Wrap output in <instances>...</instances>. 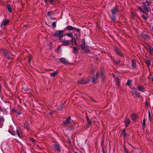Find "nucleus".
I'll return each instance as SVG.
<instances>
[{
  "label": "nucleus",
  "mask_w": 153,
  "mask_h": 153,
  "mask_svg": "<svg viewBox=\"0 0 153 153\" xmlns=\"http://www.w3.org/2000/svg\"><path fill=\"white\" fill-rule=\"evenodd\" d=\"M5 112H7V110H5Z\"/></svg>",
  "instance_id": "nucleus-51"
},
{
  "label": "nucleus",
  "mask_w": 153,
  "mask_h": 153,
  "mask_svg": "<svg viewBox=\"0 0 153 153\" xmlns=\"http://www.w3.org/2000/svg\"><path fill=\"white\" fill-rule=\"evenodd\" d=\"M115 20V19L114 18V19H113V21H114V20Z\"/></svg>",
  "instance_id": "nucleus-52"
},
{
  "label": "nucleus",
  "mask_w": 153,
  "mask_h": 153,
  "mask_svg": "<svg viewBox=\"0 0 153 153\" xmlns=\"http://www.w3.org/2000/svg\"><path fill=\"white\" fill-rule=\"evenodd\" d=\"M73 128L72 127H70L69 128H67L66 130H69L70 131L73 130Z\"/></svg>",
  "instance_id": "nucleus-29"
},
{
  "label": "nucleus",
  "mask_w": 153,
  "mask_h": 153,
  "mask_svg": "<svg viewBox=\"0 0 153 153\" xmlns=\"http://www.w3.org/2000/svg\"><path fill=\"white\" fill-rule=\"evenodd\" d=\"M75 153H76V152H75Z\"/></svg>",
  "instance_id": "nucleus-56"
},
{
  "label": "nucleus",
  "mask_w": 153,
  "mask_h": 153,
  "mask_svg": "<svg viewBox=\"0 0 153 153\" xmlns=\"http://www.w3.org/2000/svg\"><path fill=\"white\" fill-rule=\"evenodd\" d=\"M91 100H92V101H94V100H93V99L91 97V98H90Z\"/></svg>",
  "instance_id": "nucleus-46"
},
{
  "label": "nucleus",
  "mask_w": 153,
  "mask_h": 153,
  "mask_svg": "<svg viewBox=\"0 0 153 153\" xmlns=\"http://www.w3.org/2000/svg\"><path fill=\"white\" fill-rule=\"evenodd\" d=\"M131 65L133 68H135L136 67V60L133 59L132 60Z\"/></svg>",
  "instance_id": "nucleus-17"
},
{
  "label": "nucleus",
  "mask_w": 153,
  "mask_h": 153,
  "mask_svg": "<svg viewBox=\"0 0 153 153\" xmlns=\"http://www.w3.org/2000/svg\"><path fill=\"white\" fill-rule=\"evenodd\" d=\"M50 1V3L51 4H53V2L54 1V0H49Z\"/></svg>",
  "instance_id": "nucleus-40"
},
{
  "label": "nucleus",
  "mask_w": 153,
  "mask_h": 153,
  "mask_svg": "<svg viewBox=\"0 0 153 153\" xmlns=\"http://www.w3.org/2000/svg\"><path fill=\"white\" fill-rule=\"evenodd\" d=\"M59 60L60 62L62 63H65L68 62V61L67 59L65 58H61L59 59Z\"/></svg>",
  "instance_id": "nucleus-10"
},
{
  "label": "nucleus",
  "mask_w": 153,
  "mask_h": 153,
  "mask_svg": "<svg viewBox=\"0 0 153 153\" xmlns=\"http://www.w3.org/2000/svg\"><path fill=\"white\" fill-rule=\"evenodd\" d=\"M31 59V58L30 57L29 59L28 60V62H30Z\"/></svg>",
  "instance_id": "nucleus-41"
},
{
  "label": "nucleus",
  "mask_w": 153,
  "mask_h": 153,
  "mask_svg": "<svg viewBox=\"0 0 153 153\" xmlns=\"http://www.w3.org/2000/svg\"><path fill=\"white\" fill-rule=\"evenodd\" d=\"M67 29L68 30H77V31H79V30L77 28H76L75 27H73L71 26H68L67 27Z\"/></svg>",
  "instance_id": "nucleus-14"
},
{
  "label": "nucleus",
  "mask_w": 153,
  "mask_h": 153,
  "mask_svg": "<svg viewBox=\"0 0 153 153\" xmlns=\"http://www.w3.org/2000/svg\"><path fill=\"white\" fill-rule=\"evenodd\" d=\"M86 119L88 123V125L89 126L91 125V120L89 119L88 118V117L87 116L86 117Z\"/></svg>",
  "instance_id": "nucleus-18"
},
{
  "label": "nucleus",
  "mask_w": 153,
  "mask_h": 153,
  "mask_svg": "<svg viewBox=\"0 0 153 153\" xmlns=\"http://www.w3.org/2000/svg\"><path fill=\"white\" fill-rule=\"evenodd\" d=\"M7 8L8 11L9 12L11 13L12 12V8L10 5H7Z\"/></svg>",
  "instance_id": "nucleus-24"
},
{
  "label": "nucleus",
  "mask_w": 153,
  "mask_h": 153,
  "mask_svg": "<svg viewBox=\"0 0 153 153\" xmlns=\"http://www.w3.org/2000/svg\"><path fill=\"white\" fill-rule=\"evenodd\" d=\"M70 120L71 117H68L67 118L66 120L63 122V125L64 126H66L67 125V124H69V123L70 122Z\"/></svg>",
  "instance_id": "nucleus-5"
},
{
  "label": "nucleus",
  "mask_w": 153,
  "mask_h": 153,
  "mask_svg": "<svg viewBox=\"0 0 153 153\" xmlns=\"http://www.w3.org/2000/svg\"><path fill=\"white\" fill-rule=\"evenodd\" d=\"M89 51H90V50H88V49L85 50V52H86V53H89Z\"/></svg>",
  "instance_id": "nucleus-39"
},
{
  "label": "nucleus",
  "mask_w": 153,
  "mask_h": 153,
  "mask_svg": "<svg viewBox=\"0 0 153 153\" xmlns=\"http://www.w3.org/2000/svg\"><path fill=\"white\" fill-rule=\"evenodd\" d=\"M117 82H118V84L119 85V84H120V82L119 81V79H117Z\"/></svg>",
  "instance_id": "nucleus-42"
},
{
  "label": "nucleus",
  "mask_w": 153,
  "mask_h": 153,
  "mask_svg": "<svg viewBox=\"0 0 153 153\" xmlns=\"http://www.w3.org/2000/svg\"><path fill=\"white\" fill-rule=\"evenodd\" d=\"M124 137H126L127 136L126 135V134L125 133H124Z\"/></svg>",
  "instance_id": "nucleus-47"
},
{
  "label": "nucleus",
  "mask_w": 153,
  "mask_h": 153,
  "mask_svg": "<svg viewBox=\"0 0 153 153\" xmlns=\"http://www.w3.org/2000/svg\"><path fill=\"white\" fill-rule=\"evenodd\" d=\"M152 10L153 11V8H152Z\"/></svg>",
  "instance_id": "nucleus-55"
},
{
  "label": "nucleus",
  "mask_w": 153,
  "mask_h": 153,
  "mask_svg": "<svg viewBox=\"0 0 153 153\" xmlns=\"http://www.w3.org/2000/svg\"><path fill=\"white\" fill-rule=\"evenodd\" d=\"M124 123L126 127H127L128 125H129L130 123V121L129 119L126 117L124 120Z\"/></svg>",
  "instance_id": "nucleus-12"
},
{
  "label": "nucleus",
  "mask_w": 153,
  "mask_h": 153,
  "mask_svg": "<svg viewBox=\"0 0 153 153\" xmlns=\"http://www.w3.org/2000/svg\"><path fill=\"white\" fill-rule=\"evenodd\" d=\"M101 75L102 76V78H103L105 77V76L104 75V73L103 72H101Z\"/></svg>",
  "instance_id": "nucleus-35"
},
{
  "label": "nucleus",
  "mask_w": 153,
  "mask_h": 153,
  "mask_svg": "<svg viewBox=\"0 0 153 153\" xmlns=\"http://www.w3.org/2000/svg\"><path fill=\"white\" fill-rule=\"evenodd\" d=\"M145 62L147 66L149 67L151 65L150 61L149 59H146L145 60Z\"/></svg>",
  "instance_id": "nucleus-16"
},
{
  "label": "nucleus",
  "mask_w": 153,
  "mask_h": 153,
  "mask_svg": "<svg viewBox=\"0 0 153 153\" xmlns=\"http://www.w3.org/2000/svg\"><path fill=\"white\" fill-rule=\"evenodd\" d=\"M111 12L113 14H116L118 12V10L117 7H116L113 8L111 10Z\"/></svg>",
  "instance_id": "nucleus-13"
},
{
  "label": "nucleus",
  "mask_w": 153,
  "mask_h": 153,
  "mask_svg": "<svg viewBox=\"0 0 153 153\" xmlns=\"http://www.w3.org/2000/svg\"><path fill=\"white\" fill-rule=\"evenodd\" d=\"M1 84L0 83V92H1Z\"/></svg>",
  "instance_id": "nucleus-44"
},
{
  "label": "nucleus",
  "mask_w": 153,
  "mask_h": 153,
  "mask_svg": "<svg viewBox=\"0 0 153 153\" xmlns=\"http://www.w3.org/2000/svg\"><path fill=\"white\" fill-rule=\"evenodd\" d=\"M8 131L9 133H10L11 134L13 135H14L16 134L15 132L14 131H11L10 130H9Z\"/></svg>",
  "instance_id": "nucleus-26"
},
{
  "label": "nucleus",
  "mask_w": 153,
  "mask_h": 153,
  "mask_svg": "<svg viewBox=\"0 0 153 153\" xmlns=\"http://www.w3.org/2000/svg\"><path fill=\"white\" fill-rule=\"evenodd\" d=\"M53 147L58 152H60L61 151L60 146L58 144L53 145Z\"/></svg>",
  "instance_id": "nucleus-6"
},
{
  "label": "nucleus",
  "mask_w": 153,
  "mask_h": 153,
  "mask_svg": "<svg viewBox=\"0 0 153 153\" xmlns=\"http://www.w3.org/2000/svg\"><path fill=\"white\" fill-rule=\"evenodd\" d=\"M74 50L73 52L74 53H76V52L78 51V49L77 48H74Z\"/></svg>",
  "instance_id": "nucleus-31"
},
{
  "label": "nucleus",
  "mask_w": 153,
  "mask_h": 153,
  "mask_svg": "<svg viewBox=\"0 0 153 153\" xmlns=\"http://www.w3.org/2000/svg\"><path fill=\"white\" fill-rule=\"evenodd\" d=\"M143 7L145 9V11H146L147 12L149 11V9L148 7H147L146 5L145 4L143 6Z\"/></svg>",
  "instance_id": "nucleus-20"
},
{
  "label": "nucleus",
  "mask_w": 153,
  "mask_h": 153,
  "mask_svg": "<svg viewBox=\"0 0 153 153\" xmlns=\"http://www.w3.org/2000/svg\"><path fill=\"white\" fill-rule=\"evenodd\" d=\"M0 120L2 122H4V118L2 117H0Z\"/></svg>",
  "instance_id": "nucleus-34"
},
{
  "label": "nucleus",
  "mask_w": 153,
  "mask_h": 153,
  "mask_svg": "<svg viewBox=\"0 0 153 153\" xmlns=\"http://www.w3.org/2000/svg\"><path fill=\"white\" fill-rule=\"evenodd\" d=\"M131 93L133 94H134L136 97L140 98L139 94L137 92L135 88H131Z\"/></svg>",
  "instance_id": "nucleus-4"
},
{
  "label": "nucleus",
  "mask_w": 153,
  "mask_h": 153,
  "mask_svg": "<svg viewBox=\"0 0 153 153\" xmlns=\"http://www.w3.org/2000/svg\"><path fill=\"white\" fill-rule=\"evenodd\" d=\"M138 9H139L140 11L142 13H146L145 12V11H144L143 10V9L142 8V7H137Z\"/></svg>",
  "instance_id": "nucleus-23"
},
{
  "label": "nucleus",
  "mask_w": 153,
  "mask_h": 153,
  "mask_svg": "<svg viewBox=\"0 0 153 153\" xmlns=\"http://www.w3.org/2000/svg\"><path fill=\"white\" fill-rule=\"evenodd\" d=\"M71 42L74 44L75 45H76L77 43L76 42L75 39L73 38H72V39L71 40Z\"/></svg>",
  "instance_id": "nucleus-28"
},
{
  "label": "nucleus",
  "mask_w": 153,
  "mask_h": 153,
  "mask_svg": "<svg viewBox=\"0 0 153 153\" xmlns=\"http://www.w3.org/2000/svg\"><path fill=\"white\" fill-rule=\"evenodd\" d=\"M99 77V73H97L96 74V78L94 77H93L92 78V82L93 83H95L96 80Z\"/></svg>",
  "instance_id": "nucleus-8"
},
{
  "label": "nucleus",
  "mask_w": 153,
  "mask_h": 153,
  "mask_svg": "<svg viewBox=\"0 0 153 153\" xmlns=\"http://www.w3.org/2000/svg\"><path fill=\"white\" fill-rule=\"evenodd\" d=\"M145 123H146V119H144L143 120V123L142 124L143 128V129H144L145 128Z\"/></svg>",
  "instance_id": "nucleus-25"
},
{
  "label": "nucleus",
  "mask_w": 153,
  "mask_h": 153,
  "mask_svg": "<svg viewBox=\"0 0 153 153\" xmlns=\"http://www.w3.org/2000/svg\"><path fill=\"white\" fill-rule=\"evenodd\" d=\"M64 30H58L56 31L53 34V36L56 37H58L59 40H61L63 36Z\"/></svg>",
  "instance_id": "nucleus-1"
},
{
  "label": "nucleus",
  "mask_w": 153,
  "mask_h": 153,
  "mask_svg": "<svg viewBox=\"0 0 153 153\" xmlns=\"http://www.w3.org/2000/svg\"><path fill=\"white\" fill-rule=\"evenodd\" d=\"M17 114H20V113L19 112H17Z\"/></svg>",
  "instance_id": "nucleus-49"
},
{
  "label": "nucleus",
  "mask_w": 153,
  "mask_h": 153,
  "mask_svg": "<svg viewBox=\"0 0 153 153\" xmlns=\"http://www.w3.org/2000/svg\"><path fill=\"white\" fill-rule=\"evenodd\" d=\"M144 88L143 87L140 86L137 87V90L140 91H141L142 90L144 89Z\"/></svg>",
  "instance_id": "nucleus-19"
},
{
  "label": "nucleus",
  "mask_w": 153,
  "mask_h": 153,
  "mask_svg": "<svg viewBox=\"0 0 153 153\" xmlns=\"http://www.w3.org/2000/svg\"><path fill=\"white\" fill-rule=\"evenodd\" d=\"M131 118L133 121H135L136 120V119L138 118V116L135 114H132L131 115Z\"/></svg>",
  "instance_id": "nucleus-9"
},
{
  "label": "nucleus",
  "mask_w": 153,
  "mask_h": 153,
  "mask_svg": "<svg viewBox=\"0 0 153 153\" xmlns=\"http://www.w3.org/2000/svg\"><path fill=\"white\" fill-rule=\"evenodd\" d=\"M16 132L19 137L20 138H21L22 134V131L19 128L17 129Z\"/></svg>",
  "instance_id": "nucleus-7"
},
{
  "label": "nucleus",
  "mask_w": 153,
  "mask_h": 153,
  "mask_svg": "<svg viewBox=\"0 0 153 153\" xmlns=\"http://www.w3.org/2000/svg\"><path fill=\"white\" fill-rule=\"evenodd\" d=\"M62 45L63 46H67L69 44V41L67 40H65L62 41Z\"/></svg>",
  "instance_id": "nucleus-15"
},
{
  "label": "nucleus",
  "mask_w": 153,
  "mask_h": 153,
  "mask_svg": "<svg viewBox=\"0 0 153 153\" xmlns=\"http://www.w3.org/2000/svg\"><path fill=\"white\" fill-rule=\"evenodd\" d=\"M118 54L120 55L122 57L123 56V55L122 53H118Z\"/></svg>",
  "instance_id": "nucleus-38"
},
{
  "label": "nucleus",
  "mask_w": 153,
  "mask_h": 153,
  "mask_svg": "<svg viewBox=\"0 0 153 153\" xmlns=\"http://www.w3.org/2000/svg\"><path fill=\"white\" fill-rule=\"evenodd\" d=\"M1 50L3 51L2 55L6 58L8 59H10V54L8 53V51L5 50H4L3 49Z\"/></svg>",
  "instance_id": "nucleus-3"
},
{
  "label": "nucleus",
  "mask_w": 153,
  "mask_h": 153,
  "mask_svg": "<svg viewBox=\"0 0 153 153\" xmlns=\"http://www.w3.org/2000/svg\"><path fill=\"white\" fill-rule=\"evenodd\" d=\"M67 36L70 37H72L73 36V35L71 33H68L67 35Z\"/></svg>",
  "instance_id": "nucleus-33"
},
{
  "label": "nucleus",
  "mask_w": 153,
  "mask_h": 153,
  "mask_svg": "<svg viewBox=\"0 0 153 153\" xmlns=\"http://www.w3.org/2000/svg\"><path fill=\"white\" fill-rule=\"evenodd\" d=\"M131 81L130 80H128L127 82L126 83V85L129 86V87L131 88Z\"/></svg>",
  "instance_id": "nucleus-22"
},
{
  "label": "nucleus",
  "mask_w": 153,
  "mask_h": 153,
  "mask_svg": "<svg viewBox=\"0 0 153 153\" xmlns=\"http://www.w3.org/2000/svg\"><path fill=\"white\" fill-rule=\"evenodd\" d=\"M152 29L153 30V26L152 27Z\"/></svg>",
  "instance_id": "nucleus-53"
},
{
  "label": "nucleus",
  "mask_w": 153,
  "mask_h": 153,
  "mask_svg": "<svg viewBox=\"0 0 153 153\" xmlns=\"http://www.w3.org/2000/svg\"><path fill=\"white\" fill-rule=\"evenodd\" d=\"M48 15L50 17H51L52 15V12H49L48 13Z\"/></svg>",
  "instance_id": "nucleus-32"
},
{
  "label": "nucleus",
  "mask_w": 153,
  "mask_h": 153,
  "mask_svg": "<svg viewBox=\"0 0 153 153\" xmlns=\"http://www.w3.org/2000/svg\"><path fill=\"white\" fill-rule=\"evenodd\" d=\"M152 80L153 81V77L152 78Z\"/></svg>",
  "instance_id": "nucleus-50"
},
{
  "label": "nucleus",
  "mask_w": 153,
  "mask_h": 153,
  "mask_svg": "<svg viewBox=\"0 0 153 153\" xmlns=\"http://www.w3.org/2000/svg\"><path fill=\"white\" fill-rule=\"evenodd\" d=\"M9 21V20L8 19H6L5 20H3L2 22L1 26H2L3 25L4 26L7 25Z\"/></svg>",
  "instance_id": "nucleus-11"
},
{
  "label": "nucleus",
  "mask_w": 153,
  "mask_h": 153,
  "mask_svg": "<svg viewBox=\"0 0 153 153\" xmlns=\"http://www.w3.org/2000/svg\"><path fill=\"white\" fill-rule=\"evenodd\" d=\"M24 90L26 91L27 90L26 89H24Z\"/></svg>",
  "instance_id": "nucleus-54"
},
{
  "label": "nucleus",
  "mask_w": 153,
  "mask_h": 153,
  "mask_svg": "<svg viewBox=\"0 0 153 153\" xmlns=\"http://www.w3.org/2000/svg\"><path fill=\"white\" fill-rule=\"evenodd\" d=\"M91 72L92 73H94V70L93 69H92L91 71Z\"/></svg>",
  "instance_id": "nucleus-45"
},
{
  "label": "nucleus",
  "mask_w": 153,
  "mask_h": 153,
  "mask_svg": "<svg viewBox=\"0 0 153 153\" xmlns=\"http://www.w3.org/2000/svg\"><path fill=\"white\" fill-rule=\"evenodd\" d=\"M44 0L45 1V3H46L47 2V0Z\"/></svg>",
  "instance_id": "nucleus-48"
},
{
  "label": "nucleus",
  "mask_w": 153,
  "mask_h": 153,
  "mask_svg": "<svg viewBox=\"0 0 153 153\" xmlns=\"http://www.w3.org/2000/svg\"><path fill=\"white\" fill-rule=\"evenodd\" d=\"M149 52L150 53H153V48L151 47H149Z\"/></svg>",
  "instance_id": "nucleus-27"
},
{
  "label": "nucleus",
  "mask_w": 153,
  "mask_h": 153,
  "mask_svg": "<svg viewBox=\"0 0 153 153\" xmlns=\"http://www.w3.org/2000/svg\"><path fill=\"white\" fill-rule=\"evenodd\" d=\"M89 82V79H85L83 78L77 81V83L79 84H83Z\"/></svg>",
  "instance_id": "nucleus-2"
},
{
  "label": "nucleus",
  "mask_w": 153,
  "mask_h": 153,
  "mask_svg": "<svg viewBox=\"0 0 153 153\" xmlns=\"http://www.w3.org/2000/svg\"><path fill=\"white\" fill-rule=\"evenodd\" d=\"M142 17L144 19H146L147 18L146 16L145 15H142Z\"/></svg>",
  "instance_id": "nucleus-37"
},
{
  "label": "nucleus",
  "mask_w": 153,
  "mask_h": 153,
  "mask_svg": "<svg viewBox=\"0 0 153 153\" xmlns=\"http://www.w3.org/2000/svg\"><path fill=\"white\" fill-rule=\"evenodd\" d=\"M58 73V72H54L53 73H52L51 74L50 76L51 77H54Z\"/></svg>",
  "instance_id": "nucleus-21"
},
{
  "label": "nucleus",
  "mask_w": 153,
  "mask_h": 153,
  "mask_svg": "<svg viewBox=\"0 0 153 153\" xmlns=\"http://www.w3.org/2000/svg\"><path fill=\"white\" fill-rule=\"evenodd\" d=\"M84 45H83V46H82V49L83 50L84 49Z\"/></svg>",
  "instance_id": "nucleus-43"
},
{
  "label": "nucleus",
  "mask_w": 153,
  "mask_h": 153,
  "mask_svg": "<svg viewBox=\"0 0 153 153\" xmlns=\"http://www.w3.org/2000/svg\"><path fill=\"white\" fill-rule=\"evenodd\" d=\"M52 25L54 27H56V22H53L52 24Z\"/></svg>",
  "instance_id": "nucleus-36"
},
{
  "label": "nucleus",
  "mask_w": 153,
  "mask_h": 153,
  "mask_svg": "<svg viewBox=\"0 0 153 153\" xmlns=\"http://www.w3.org/2000/svg\"><path fill=\"white\" fill-rule=\"evenodd\" d=\"M149 118L150 122L151 121V115L149 111Z\"/></svg>",
  "instance_id": "nucleus-30"
}]
</instances>
